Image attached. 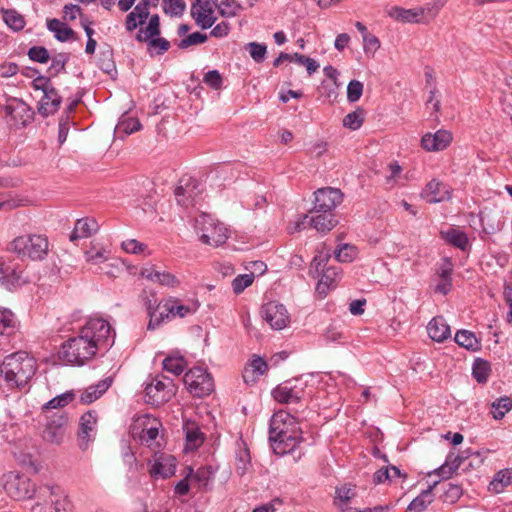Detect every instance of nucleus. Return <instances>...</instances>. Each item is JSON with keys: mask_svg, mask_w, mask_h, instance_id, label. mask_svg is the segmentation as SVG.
Wrapping results in <instances>:
<instances>
[{"mask_svg": "<svg viewBox=\"0 0 512 512\" xmlns=\"http://www.w3.org/2000/svg\"><path fill=\"white\" fill-rule=\"evenodd\" d=\"M114 343L110 324L102 318H90L80 329L79 335L62 344L60 358L67 363L84 365L99 350H106Z\"/></svg>", "mask_w": 512, "mask_h": 512, "instance_id": "nucleus-1", "label": "nucleus"}, {"mask_svg": "<svg viewBox=\"0 0 512 512\" xmlns=\"http://www.w3.org/2000/svg\"><path fill=\"white\" fill-rule=\"evenodd\" d=\"M269 440L278 455L294 451L303 440L296 417L284 410L274 413L270 420Z\"/></svg>", "mask_w": 512, "mask_h": 512, "instance_id": "nucleus-2", "label": "nucleus"}, {"mask_svg": "<svg viewBox=\"0 0 512 512\" xmlns=\"http://www.w3.org/2000/svg\"><path fill=\"white\" fill-rule=\"evenodd\" d=\"M36 360L27 352L19 351L5 357L0 372L9 388L25 387L36 372Z\"/></svg>", "mask_w": 512, "mask_h": 512, "instance_id": "nucleus-3", "label": "nucleus"}, {"mask_svg": "<svg viewBox=\"0 0 512 512\" xmlns=\"http://www.w3.org/2000/svg\"><path fill=\"white\" fill-rule=\"evenodd\" d=\"M49 250L48 238L43 234H25L14 238L8 245V251L16 254L19 259L41 261Z\"/></svg>", "mask_w": 512, "mask_h": 512, "instance_id": "nucleus-4", "label": "nucleus"}, {"mask_svg": "<svg viewBox=\"0 0 512 512\" xmlns=\"http://www.w3.org/2000/svg\"><path fill=\"white\" fill-rule=\"evenodd\" d=\"M194 227L201 242L210 246H220L229 238L228 228L206 213L195 219Z\"/></svg>", "mask_w": 512, "mask_h": 512, "instance_id": "nucleus-5", "label": "nucleus"}, {"mask_svg": "<svg viewBox=\"0 0 512 512\" xmlns=\"http://www.w3.org/2000/svg\"><path fill=\"white\" fill-rule=\"evenodd\" d=\"M43 502L32 506V512H71L72 504L60 486L46 485L40 489Z\"/></svg>", "mask_w": 512, "mask_h": 512, "instance_id": "nucleus-6", "label": "nucleus"}, {"mask_svg": "<svg viewBox=\"0 0 512 512\" xmlns=\"http://www.w3.org/2000/svg\"><path fill=\"white\" fill-rule=\"evenodd\" d=\"M184 384L194 397L209 395L214 388L211 375L201 367H193L184 375Z\"/></svg>", "mask_w": 512, "mask_h": 512, "instance_id": "nucleus-7", "label": "nucleus"}, {"mask_svg": "<svg viewBox=\"0 0 512 512\" xmlns=\"http://www.w3.org/2000/svg\"><path fill=\"white\" fill-rule=\"evenodd\" d=\"M145 394L147 403L160 406L175 394L173 380L167 377H156L146 386Z\"/></svg>", "mask_w": 512, "mask_h": 512, "instance_id": "nucleus-8", "label": "nucleus"}, {"mask_svg": "<svg viewBox=\"0 0 512 512\" xmlns=\"http://www.w3.org/2000/svg\"><path fill=\"white\" fill-rule=\"evenodd\" d=\"M271 394L278 403L298 404L306 394L305 384L298 380H288L277 385Z\"/></svg>", "mask_w": 512, "mask_h": 512, "instance_id": "nucleus-9", "label": "nucleus"}, {"mask_svg": "<svg viewBox=\"0 0 512 512\" xmlns=\"http://www.w3.org/2000/svg\"><path fill=\"white\" fill-rule=\"evenodd\" d=\"M68 418L64 412H56L50 416L41 432L43 440L50 444L60 445L65 437Z\"/></svg>", "mask_w": 512, "mask_h": 512, "instance_id": "nucleus-10", "label": "nucleus"}, {"mask_svg": "<svg viewBox=\"0 0 512 512\" xmlns=\"http://www.w3.org/2000/svg\"><path fill=\"white\" fill-rule=\"evenodd\" d=\"M27 282L21 265L0 259V284L8 290H14Z\"/></svg>", "mask_w": 512, "mask_h": 512, "instance_id": "nucleus-11", "label": "nucleus"}, {"mask_svg": "<svg viewBox=\"0 0 512 512\" xmlns=\"http://www.w3.org/2000/svg\"><path fill=\"white\" fill-rule=\"evenodd\" d=\"M4 489L8 495L16 500L31 498L35 493V484L26 476L9 474Z\"/></svg>", "mask_w": 512, "mask_h": 512, "instance_id": "nucleus-12", "label": "nucleus"}, {"mask_svg": "<svg viewBox=\"0 0 512 512\" xmlns=\"http://www.w3.org/2000/svg\"><path fill=\"white\" fill-rule=\"evenodd\" d=\"M7 122L15 128L27 126L33 119V111L23 101L10 100L4 107Z\"/></svg>", "mask_w": 512, "mask_h": 512, "instance_id": "nucleus-13", "label": "nucleus"}, {"mask_svg": "<svg viewBox=\"0 0 512 512\" xmlns=\"http://www.w3.org/2000/svg\"><path fill=\"white\" fill-rule=\"evenodd\" d=\"M314 208L310 213L328 212L336 208L342 202V193L336 188H320L315 193Z\"/></svg>", "mask_w": 512, "mask_h": 512, "instance_id": "nucleus-14", "label": "nucleus"}, {"mask_svg": "<svg viewBox=\"0 0 512 512\" xmlns=\"http://www.w3.org/2000/svg\"><path fill=\"white\" fill-rule=\"evenodd\" d=\"M262 318L276 330L285 328L289 322V315L284 305L269 302L261 309Z\"/></svg>", "mask_w": 512, "mask_h": 512, "instance_id": "nucleus-15", "label": "nucleus"}, {"mask_svg": "<svg viewBox=\"0 0 512 512\" xmlns=\"http://www.w3.org/2000/svg\"><path fill=\"white\" fill-rule=\"evenodd\" d=\"M97 414L95 411H88L80 418L78 445L81 450H86L89 444L94 441L96 435Z\"/></svg>", "mask_w": 512, "mask_h": 512, "instance_id": "nucleus-16", "label": "nucleus"}, {"mask_svg": "<svg viewBox=\"0 0 512 512\" xmlns=\"http://www.w3.org/2000/svg\"><path fill=\"white\" fill-rule=\"evenodd\" d=\"M176 458L173 455L161 453L155 455L150 463L149 474L155 479L171 477L176 472Z\"/></svg>", "mask_w": 512, "mask_h": 512, "instance_id": "nucleus-17", "label": "nucleus"}, {"mask_svg": "<svg viewBox=\"0 0 512 512\" xmlns=\"http://www.w3.org/2000/svg\"><path fill=\"white\" fill-rule=\"evenodd\" d=\"M191 16L202 29H208L216 21L210 0H195L191 6Z\"/></svg>", "mask_w": 512, "mask_h": 512, "instance_id": "nucleus-18", "label": "nucleus"}, {"mask_svg": "<svg viewBox=\"0 0 512 512\" xmlns=\"http://www.w3.org/2000/svg\"><path fill=\"white\" fill-rule=\"evenodd\" d=\"M452 139V134L449 131L440 129L434 134H424L421 138V145L423 149L429 152L440 151L447 148L452 142Z\"/></svg>", "mask_w": 512, "mask_h": 512, "instance_id": "nucleus-19", "label": "nucleus"}, {"mask_svg": "<svg viewBox=\"0 0 512 512\" xmlns=\"http://www.w3.org/2000/svg\"><path fill=\"white\" fill-rule=\"evenodd\" d=\"M140 275L162 286L175 288L180 285V280L174 274L168 271H160L154 265L143 267Z\"/></svg>", "mask_w": 512, "mask_h": 512, "instance_id": "nucleus-20", "label": "nucleus"}, {"mask_svg": "<svg viewBox=\"0 0 512 512\" xmlns=\"http://www.w3.org/2000/svg\"><path fill=\"white\" fill-rule=\"evenodd\" d=\"M308 223L319 232L326 233L337 225L333 212H318L305 215L301 224Z\"/></svg>", "mask_w": 512, "mask_h": 512, "instance_id": "nucleus-21", "label": "nucleus"}, {"mask_svg": "<svg viewBox=\"0 0 512 512\" xmlns=\"http://www.w3.org/2000/svg\"><path fill=\"white\" fill-rule=\"evenodd\" d=\"M138 421L142 427V431L140 434L141 442L146 444L147 446H151L158 437L159 429L162 426L161 422L158 419L153 418L149 415L143 416Z\"/></svg>", "mask_w": 512, "mask_h": 512, "instance_id": "nucleus-22", "label": "nucleus"}, {"mask_svg": "<svg viewBox=\"0 0 512 512\" xmlns=\"http://www.w3.org/2000/svg\"><path fill=\"white\" fill-rule=\"evenodd\" d=\"M421 196L428 203H439L449 199L450 193L443 183L432 179L423 189Z\"/></svg>", "mask_w": 512, "mask_h": 512, "instance_id": "nucleus-23", "label": "nucleus"}, {"mask_svg": "<svg viewBox=\"0 0 512 512\" xmlns=\"http://www.w3.org/2000/svg\"><path fill=\"white\" fill-rule=\"evenodd\" d=\"M43 94L44 95L39 102L38 112L43 117H48L58 111L62 102V97L54 87L49 88Z\"/></svg>", "mask_w": 512, "mask_h": 512, "instance_id": "nucleus-24", "label": "nucleus"}, {"mask_svg": "<svg viewBox=\"0 0 512 512\" xmlns=\"http://www.w3.org/2000/svg\"><path fill=\"white\" fill-rule=\"evenodd\" d=\"M113 378L111 376L99 381L97 384L87 387L80 396L82 404H91L99 399L112 385Z\"/></svg>", "mask_w": 512, "mask_h": 512, "instance_id": "nucleus-25", "label": "nucleus"}, {"mask_svg": "<svg viewBox=\"0 0 512 512\" xmlns=\"http://www.w3.org/2000/svg\"><path fill=\"white\" fill-rule=\"evenodd\" d=\"M429 337L436 342H443L451 336L450 326L442 316L434 317L427 325Z\"/></svg>", "mask_w": 512, "mask_h": 512, "instance_id": "nucleus-26", "label": "nucleus"}, {"mask_svg": "<svg viewBox=\"0 0 512 512\" xmlns=\"http://www.w3.org/2000/svg\"><path fill=\"white\" fill-rule=\"evenodd\" d=\"M388 15L402 23H423V11L418 10V8L405 9L399 6H393L389 9Z\"/></svg>", "mask_w": 512, "mask_h": 512, "instance_id": "nucleus-27", "label": "nucleus"}, {"mask_svg": "<svg viewBox=\"0 0 512 512\" xmlns=\"http://www.w3.org/2000/svg\"><path fill=\"white\" fill-rule=\"evenodd\" d=\"M98 223L94 218L78 219L70 235V240L74 242L77 239L88 238L98 231Z\"/></svg>", "mask_w": 512, "mask_h": 512, "instance_id": "nucleus-28", "label": "nucleus"}, {"mask_svg": "<svg viewBox=\"0 0 512 512\" xmlns=\"http://www.w3.org/2000/svg\"><path fill=\"white\" fill-rule=\"evenodd\" d=\"M465 459L466 456L463 454L450 452L445 462L437 468L434 473L441 476L443 479H448L458 470Z\"/></svg>", "mask_w": 512, "mask_h": 512, "instance_id": "nucleus-29", "label": "nucleus"}, {"mask_svg": "<svg viewBox=\"0 0 512 512\" xmlns=\"http://www.w3.org/2000/svg\"><path fill=\"white\" fill-rule=\"evenodd\" d=\"M357 495L356 486L344 484L335 489L334 504L341 510L346 511L350 508L351 500Z\"/></svg>", "mask_w": 512, "mask_h": 512, "instance_id": "nucleus-30", "label": "nucleus"}, {"mask_svg": "<svg viewBox=\"0 0 512 512\" xmlns=\"http://www.w3.org/2000/svg\"><path fill=\"white\" fill-rule=\"evenodd\" d=\"M184 431L186 435V451H194L203 444L204 434L194 422H186L184 424Z\"/></svg>", "mask_w": 512, "mask_h": 512, "instance_id": "nucleus-31", "label": "nucleus"}, {"mask_svg": "<svg viewBox=\"0 0 512 512\" xmlns=\"http://www.w3.org/2000/svg\"><path fill=\"white\" fill-rule=\"evenodd\" d=\"M340 273V268L336 266L327 267L320 272L321 278L317 284V292L326 296L327 291L333 286Z\"/></svg>", "mask_w": 512, "mask_h": 512, "instance_id": "nucleus-32", "label": "nucleus"}, {"mask_svg": "<svg viewBox=\"0 0 512 512\" xmlns=\"http://www.w3.org/2000/svg\"><path fill=\"white\" fill-rule=\"evenodd\" d=\"M454 340L459 346L469 351L476 352L481 350V341L472 331L465 329L458 330Z\"/></svg>", "mask_w": 512, "mask_h": 512, "instance_id": "nucleus-33", "label": "nucleus"}, {"mask_svg": "<svg viewBox=\"0 0 512 512\" xmlns=\"http://www.w3.org/2000/svg\"><path fill=\"white\" fill-rule=\"evenodd\" d=\"M160 308H165V310L168 311L173 318L177 316L185 317L188 314H192L196 310V308L181 304L179 299L174 297L163 300Z\"/></svg>", "mask_w": 512, "mask_h": 512, "instance_id": "nucleus-34", "label": "nucleus"}, {"mask_svg": "<svg viewBox=\"0 0 512 512\" xmlns=\"http://www.w3.org/2000/svg\"><path fill=\"white\" fill-rule=\"evenodd\" d=\"M512 484V468L498 471L489 484V489L494 493H501Z\"/></svg>", "mask_w": 512, "mask_h": 512, "instance_id": "nucleus-35", "label": "nucleus"}, {"mask_svg": "<svg viewBox=\"0 0 512 512\" xmlns=\"http://www.w3.org/2000/svg\"><path fill=\"white\" fill-rule=\"evenodd\" d=\"M436 484L437 482H435L433 486H429L426 490L422 491L419 496L414 498L408 505L406 512H423L433 501L432 489Z\"/></svg>", "mask_w": 512, "mask_h": 512, "instance_id": "nucleus-36", "label": "nucleus"}, {"mask_svg": "<svg viewBox=\"0 0 512 512\" xmlns=\"http://www.w3.org/2000/svg\"><path fill=\"white\" fill-rule=\"evenodd\" d=\"M47 27L55 34V38L61 42H65L74 36L73 29L58 19L48 20Z\"/></svg>", "mask_w": 512, "mask_h": 512, "instance_id": "nucleus-37", "label": "nucleus"}, {"mask_svg": "<svg viewBox=\"0 0 512 512\" xmlns=\"http://www.w3.org/2000/svg\"><path fill=\"white\" fill-rule=\"evenodd\" d=\"M252 468L251 456L247 447H241L236 453L235 470L236 473L243 477Z\"/></svg>", "mask_w": 512, "mask_h": 512, "instance_id": "nucleus-38", "label": "nucleus"}, {"mask_svg": "<svg viewBox=\"0 0 512 512\" xmlns=\"http://www.w3.org/2000/svg\"><path fill=\"white\" fill-rule=\"evenodd\" d=\"M141 123L138 119L133 117L121 119L115 128V133L118 137L123 138L141 129Z\"/></svg>", "mask_w": 512, "mask_h": 512, "instance_id": "nucleus-39", "label": "nucleus"}, {"mask_svg": "<svg viewBox=\"0 0 512 512\" xmlns=\"http://www.w3.org/2000/svg\"><path fill=\"white\" fill-rule=\"evenodd\" d=\"M441 234L449 244L463 251L466 250L469 241L466 233L457 229H450L446 232H441Z\"/></svg>", "mask_w": 512, "mask_h": 512, "instance_id": "nucleus-40", "label": "nucleus"}, {"mask_svg": "<svg viewBox=\"0 0 512 512\" xmlns=\"http://www.w3.org/2000/svg\"><path fill=\"white\" fill-rule=\"evenodd\" d=\"M473 377L478 383L487 382L491 374V364L482 358H477L472 367Z\"/></svg>", "mask_w": 512, "mask_h": 512, "instance_id": "nucleus-41", "label": "nucleus"}, {"mask_svg": "<svg viewBox=\"0 0 512 512\" xmlns=\"http://www.w3.org/2000/svg\"><path fill=\"white\" fill-rule=\"evenodd\" d=\"M162 365L165 371L180 375L184 371L186 361L182 356L169 355L163 360Z\"/></svg>", "mask_w": 512, "mask_h": 512, "instance_id": "nucleus-42", "label": "nucleus"}, {"mask_svg": "<svg viewBox=\"0 0 512 512\" xmlns=\"http://www.w3.org/2000/svg\"><path fill=\"white\" fill-rule=\"evenodd\" d=\"M365 117V111L363 108L358 107L356 110L348 113L343 118V126L350 129V130H357L359 129L363 122Z\"/></svg>", "mask_w": 512, "mask_h": 512, "instance_id": "nucleus-43", "label": "nucleus"}, {"mask_svg": "<svg viewBox=\"0 0 512 512\" xmlns=\"http://www.w3.org/2000/svg\"><path fill=\"white\" fill-rule=\"evenodd\" d=\"M491 407L493 418L501 420L512 409V400L507 396L500 397L492 403Z\"/></svg>", "mask_w": 512, "mask_h": 512, "instance_id": "nucleus-44", "label": "nucleus"}, {"mask_svg": "<svg viewBox=\"0 0 512 512\" xmlns=\"http://www.w3.org/2000/svg\"><path fill=\"white\" fill-rule=\"evenodd\" d=\"M4 22L14 31L22 30L25 26V20L21 14L15 10H2Z\"/></svg>", "mask_w": 512, "mask_h": 512, "instance_id": "nucleus-45", "label": "nucleus"}, {"mask_svg": "<svg viewBox=\"0 0 512 512\" xmlns=\"http://www.w3.org/2000/svg\"><path fill=\"white\" fill-rule=\"evenodd\" d=\"M74 393L71 391H67L61 395H58L45 403L42 407V411L46 412L48 409H59L68 405L70 402L74 400Z\"/></svg>", "mask_w": 512, "mask_h": 512, "instance_id": "nucleus-46", "label": "nucleus"}, {"mask_svg": "<svg viewBox=\"0 0 512 512\" xmlns=\"http://www.w3.org/2000/svg\"><path fill=\"white\" fill-rule=\"evenodd\" d=\"M70 59L68 53H58L51 58V65L48 68V73L51 77L57 76L59 73L65 71V66Z\"/></svg>", "mask_w": 512, "mask_h": 512, "instance_id": "nucleus-47", "label": "nucleus"}, {"mask_svg": "<svg viewBox=\"0 0 512 512\" xmlns=\"http://www.w3.org/2000/svg\"><path fill=\"white\" fill-rule=\"evenodd\" d=\"M188 477H190L192 481H195L200 488H205L211 481L212 471L209 467H200L196 472H193L190 468Z\"/></svg>", "mask_w": 512, "mask_h": 512, "instance_id": "nucleus-48", "label": "nucleus"}, {"mask_svg": "<svg viewBox=\"0 0 512 512\" xmlns=\"http://www.w3.org/2000/svg\"><path fill=\"white\" fill-rule=\"evenodd\" d=\"M447 0H435L432 3H428L423 7H419L418 10L423 11V23H426L434 19L440 10L445 6Z\"/></svg>", "mask_w": 512, "mask_h": 512, "instance_id": "nucleus-49", "label": "nucleus"}, {"mask_svg": "<svg viewBox=\"0 0 512 512\" xmlns=\"http://www.w3.org/2000/svg\"><path fill=\"white\" fill-rule=\"evenodd\" d=\"M162 303L163 301L157 304L158 311L151 312V318L149 319L147 326L148 330H155L164 322V320L173 318L172 315H170V313L165 310V308H160Z\"/></svg>", "mask_w": 512, "mask_h": 512, "instance_id": "nucleus-50", "label": "nucleus"}, {"mask_svg": "<svg viewBox=\"0 0 512 512\" xmlns=\"http://www.w3.org/2000/svg\"><path fill=\"white\" fill-rule=\"evenodd\" d=\"M331 258V252L330 250H326L323 248L322 250H318L317 254L314 256L312 262H311V269L315 270V272L320 275V272L325 270L326 265L328 261Z\"/></svg>", "mask_w": 512, "mask_h": 512, "instance_id": "nucleus-51", "label": "nucleus"}, {"mask_svg": "<svg viewBox=\"0 0 512 512\" xmlns=\"http://www.w3.org/2000/svg\"><path fill=\"white\" fill-rule=\"evenodd\" d=\"M246 50L249 52L251 58L256 63H262L267 53V47L265 44L258 42H250L246 45Z\"/></svg>", "mask_w": 512, "mask_h": 512, "instance_id": "nucleus-52", "label": "nucleus"}, {"mask_svg": "<svg viewBox=\"0 0 512 512\" xmlns=\"http://www.w3.org/2000/svg\"><path fill=\"white\" fill-rule=\"evenodd\" d=\"M162 4L164 12L171 16H181L186 8L183 0H163Z\"/></svg>", "mask_w": 512, "mask_h": 512, "instance_id": "nucleus-53", "label": "nucleus"}, {"mask_svg": "<svg viewBox=\"0 0 512 512\" xmlns=\"http://www.w3.org/2000/svg\"><path fill=\"white\" fill-rule=\"evenodd\" d=\"M254 281V274H241L235 277L232 281V288L235 294L242 293Z\"/></svg>", "mask_w": 512, "mask_h": 512, "instance_id": "nucleus-54", "label": "nucleus"}, {"mask_svg": "<svg viewBox=\"0 0 512 512\" xmlns=\"http://www.w3.org/2000/svg\"><path fill=\"white\" fill-rule=\"evenodd\" d=\"M208 37L206 34L200 33V32H194L189 35H187L185 38H183L179 43L178 47L180 49H187L191 46L199 45L202 43H205L207 41Z\"/></svg>", "mask_w": 512, "mask_h": 512, "instance_id": "nucleus-55", "label": "nucleus"}, {"mask_svg": "<svg viewBox=\"0 0 512 512\" xmlns=\"http://www.w3.org/2000/svg\"><path fill=\"white\" fill-rule=\"evenodd\" d=\"M356 255V247L350 244H343L337 251H335V258L339 262H351Z\"/></svg>", "mask_w": 512, "mask_h": 512, "instance_id": "nucleus-56", "label": "nucleus"}, {"mask_svg": "<svg viewBox=\"0 0 512 512\" xmlns=\"http://www.w3.org/2000/svg\"><path fill=\"white\" fill-rule=\"evenodd\" d=\"M363 93V83L358 80H351L347 86V99L349 102H357Z\"/></svg>", "mask_w": 512, "mask_h": 512, "instance_id": "nucleus-57", "label": "nucleus"}, {"mask_svg": "<svg viewBox=\"0 0 512 512\" xmlns=\"http://www.w3.org/2000/svg\"><path fill=\"white\" fill-rule=\"evenodd\" d=\"M190 186V184H187L186 186L180 185L176 187L174 193L179 204L185 206L189 204V199L192 198L193 189L196 185H192V188Z\"/></svg>", "mask_w": 512, "mask_h": 512, "instance_id": "nucleus-58", "label": "nucleus"}, {"mask_svg": "<svg viewBox=\"0 0 512 512\" xmlns=\"http://www.w3.org/2000/svg\"><path fill=\"white\" fill-rule=\"evenodd\" d=\"M29 58L38 63H47L50 59L48 50L42 46H33L28 50Z\"/></svg>", "mask_w": 512, "mask_h": 512, "instance_id": "nucleus-59", "label": "nucleus"}, {"mask_svg": "<svg viewBox=\"0 0 512 512\" xmlns=\"http://www.w3.org/2000/svg\"><path fill=\"white\" fill-rule=\"evenodd\" d=\"M240 5L235 0H222L218 5L219 13L224 17H233L236 15Z\"/></svg>", "mask_w": 512, "mask_h": 512, "instance_id": "nucleus-60", "label": "nucleus"}, {"mask_svg": "<svg viewBox=\"0 0 512 512\" xmlns=\"http://www.w3.org/2000/svg\"><path fill=\"white\" fill-rule=\"evenodd\" d=\"M14 314L9 310H0V335L7 333L14 327Z\"/></svg>", "mask_w": 512, "mask_h": 512, "instance_id": "nucleus-61", "label": "nucleus"}, {"mask_svg": "<svg viewBox=\"0 0 512 512\" xmlns=\"http://www.w3.org/2000/svg\"><path fill=\"white\" fill-rule=\"evenodd\" d=\"M463 493V489L458 484L448 483L444 491V497L446 502L454 503L457 501Z\"/></svg>", "mask_w": 512, "mask_h": 512, "instance_id": "nucleus-62", "label": "nucleus"}, {"mask_svg": "<svg viewBox=\"0 0 512 512\" xmlns=\"http://www.w3.org/2000/svg\"><path fill=\"white\" fill-rule=\"evenodd\" d=\"M204 83L213 89H220L222 86V77L217 70H210L204 75Z\"/></svg>", "mask_w": 512, "mask_h": 512, "instance_id": "nucleus-63", "label": "nucleus"}, {"mask_svg": "<svg viewBox=\"0 0 512 512\" xmlns=\"http://www.w3.org/2000/svg\"><path fill=\"white\" fill-rule=\"evenodd\" d=\"M121 246H122L123 250H125L127 253H131V254H139V253L143 252L144 249L146 248V246L143 243H140L139 241H137L135 239L126 240V241L122 242Z\"/></svg>", "mask_w": 512, "mask_h": 512, "instance_id": "nucleus-64", "label": "nucleus"}]
</instances>
